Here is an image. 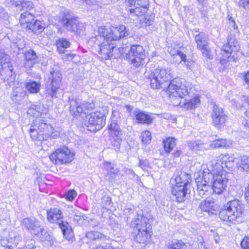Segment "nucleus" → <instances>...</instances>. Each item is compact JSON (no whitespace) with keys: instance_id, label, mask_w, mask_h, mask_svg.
Returning <instances> with one entry per match:
<instances>
[{"instance_id":"nucleus-1","label":"nucleus","mask_w":249,"mask_h":249,"mask_svg":"<svg viewBox=\"0 0 249 249\" xmlns=\"http://www.w3.org/2000/svg\"><path fill=\"white\" fill-rule=\"evenodd\" d=\"M125 30L124 25L111 27L101 26L98 29V34L91 37L89 42L94 43L103 59L116 58L121 54L120 48H116L113 41L126 36L128 34Z\"/></svg>"},{"instance_id":"nucleus-2","label":"nucleus","mask_w":249,"mask_h":249,"mask_svg":"<svg viewBox=\"0 0 249 249\" xmlns=\"http://www.w3.org/2000/svg\"><path fill=\"white\" fill-rule=\"evenodd\" d=\"M191 88L183 83L179 78L173 79L167 88V92L171 102L175 106L180 104V101L189 93Z\"/></svg>"},{"instance_id":"nucleus-3","label":"nucleus","mask_w":249,"mask_h":249,"mask_svg":"<svg viewBox=\"0 0 249 249\" xmlns=\"http://www.w3.org/2000/svg\"><path fill=\"white\" fill-rule=\"evenodd\" d=\"M172 77L171 70L169 68H158L150 74L148 78L150 85L154 89H166Z\"/></svg>"},{"instance_id":"nucleus-4","label":"nucleus","mask_w":249,"mask_h":249,"mask_svg":"<svg viewBox=\"0 0 249 249\" xmlns=\"http://www.w3.org/2000/svg\"><path fill=\"white\" fill-rule=\"evenodd\" d=\"M203 179L205 182L211 183L216 194H221L225 190L228 180L226 173L213 174L209 169L203 171Z\"/></svg>"},{"instance_id":"nucleus-5","label":"nucleus","mask_w":249,"mask_h":249,"mask_svg":"<svg viewBox=\"0 0 249 249\" xmlns=\"http://www.w3.org/2000/svg\"><path fill=\"white\" fill-rule=\"evenodd\" d=\"M21 225L33 234L38 237L41 241L47 240L49 235L45 230L40 221L35 217H28L22 219Z\"/></svg>"},{"instance_id":"nucleus-6","label":"nucleus","mask_w":249,"mask_h":249,"mask_svg":"<svg viewBox=\"0 0 249 249\" xmlns=\"http://www.w3.org/2000/svg\"><path fill=\"white\" fill-rule=\"evenodd\" d=\"M108 112L107 107H104L101 110L96 111L87 116L85 125L88 129L90 131L100 129L105 124L106 115Z\"/></svg>"},{"instance_id":"nucleus-7","label":"nucleus","mask_w":249,"mask_h":249,"mask_svg":"<svg viewBox=\"0 0 249 249\" xmlns=\"http://www.w3.org/2000/svg\"><path fill=\"white\" fill-rule=\"evenodd\" d=\"M0 65L1 67L0 73L2 79L11 86L15 81V75L13 73V68L10 56L2 50H0Z\"/></svg>"},{"instance_id":"nucleus-8","label":"nucleus","mask_w":249,"mask_h":249,"mask_svg":"<svg viewBox=\"0 0 249 249\" xmlns=\"http://www.w3.org/2000/svg\"><path fill=\"white\" fill-rule=\"evenodd\" d=\"M46 83V90L52 97H56L57 90L61 84L62 76L58 71L52 70L48 74Z\"/></svg>"},{"instance_id":"nucleus-9","label":"nucleus","mask_w":249,"mask_h":249,"mask_svg":"<svg viewBox=\"0 0 249 249\" xmlns=\"http://www.w3.org/2000/svg\"><path fill=\"white\" fill-rule=\"evenodd\" d=\"M69 102L70 111L74 117H78L82 113L86 114L94 107L93 104L85 101L82 102L78 99H69Z\"/></svg>"},{"instance_id":"nucleus-10","label":"nucleus","mask_w":249,"mask_h":249,"mask_svg":"<svg viewBox=\"0 0 249 249\" xmlns=\"http://www.w3.org/2000/svg\"><path fill=\"white\" fill-rule=\"evenodd\" d=\"M74 154L67 147L56 149L49 157L50 159L56 164H65L71 162L74 159Z\"/></svg>"},{"instance_id":"nucleus-11","label":"nucleus","mask_w":249,"mask_h":249,"mask_svg":"<svg viewBox=\"0 0 249 249\" xmlns=\"http://www.w3.org/2000/svg\"><path fill=\"white\" fill-rule=\"evenodd\" d=\"M145 51L141 45H133L127 54V58L136 67L141 66L144 61Z\"/></svg>"},{"instance_id":"nucleus-12","label":"nucleus","mask_w":249,"mask_h":249,"mask_svg":"<svg viewBox=\"0 0 249 249\" xmlns=\"http://www.w3.org/2000/svg\"><path fill=\"white\" fill-rule=\"evenodd\" d=\"M125 5L129 7L128 10L130 14L141 16L146 11L149 4L148 0H126Z\"/></svg>"},{"instance_id":"nucleus-13","label":"nucleus","mask_w":249,"mask_h":249,"mask_svg":"<svg viewBox=\"0 0 249 249\" xmlns=\"http://www.w3.org/2000/svg\"><path fill=\"white\" fill-rule=\"evenodd\" d=\"M124 213L126 214L130 213V214H132L134 215L135 217L132 220L130 226L131 227L135 228L137 230H139L140 229H142L143 226H145V228L150 226L148 223L149 219L147 217L143 216L142 214L138 213L137 212H135L132 208L128 207V206H127V208L125 209Z\"/></svg>"},{"instance_id":"nucleus-14","label":"nucleus","mask_w":249,"mask_h":249,"mask_svg":"<svg viewBox=\"0 0 249 249\" xmlns=\"http://www.w3.org/2000/svg\"><path fill=\"white\" fill-rule=\"evenodd\" d=\"M239 49V47L236 41L235 38L232 35L229 36L228 37V44L223 46L221 49V53L222 57L221 59V62L224 64L233 51H237Z\"/></svg>"},{"instance_id":"nucleus-15","label":"nucleus","mask_w":249,"mask_h":249,"mask_svg":"<svg viewBox=\"0 0 249 249\" xmlns=\"http://www.w3.org/2000/svg\"><path fill=\"white\" fill-rule=\"evenodd\" d=\"M211 117L213 123L216 128L219 129L224 125L227 117L224 114L222 108L215 104L213 105Z\"/></svg>"},{"instance_id":"nucleus-16","label":"nucleus","mask_w":249,"mask_h":249,"mask_svg":"<svg viewBox=\"0 0 249 249\" xmlns=\"http://www.w3.org/2000/svg\"><path fill=\"white\" fill-rule=\"evenodd\" d=\"M199 176L202 175V177L200 176L196 179L197 186L196 192L201 197H205L211 194L213 188L211 183H207L204 181V179H203V171L199 172Z\"/></svg>"},{"instance_id":"nucleus-17","label":"nucleus","mask_w":249,"mask_h":249,"mask_svg":"<svg viewBox=\"0 0 249 249\" xmlns=\"http://www.w3.org/2000/svg\"><path fill=\"white\" fill-rule=\"evenodd\" d=\"M227 205L229 209L231 220L234 221L242 216L244 208L243 205L240 201L235 199L228 202Z\"/></svg>"},{"instance_id":"nucleus-18","label":"nucleus","mask_w":249,"mask_h":249,"mask_svg":"<svg viewBox=\"0 0 249 249\" xmlns=\"http://www.w3.org/2000/svg\"><path fill=\"white\" fill-rule=\"evenodd\" d=\"M36 122H37L36 125H38V129L44 133L45 139L47 138L55 139L58 137L59 133L56 131L54 132L53 126L49 124H47L44 121L39 119L36 120Z\"/></svg>"},{"instance_id":"nucleus-19","label":"nucleus","mask_w":249,"mask_h":249,"mask_svg":"<svg viewBox=\"0 0 249 249\" xmlns=\"http://www.w3.org/2000/svg\"><path fill=\"white\" fill-rule=\"evenodd\" d=\"M150 227L145 228V226L142 227V229H140L138 231V233H132V236L134 240L139 243H145L151 237V231Z\"/></svg>"},{"instance_id":"nucleus-20","label":"nucleus","mask_w":249,"mask_h":249,"mask_svg":"<svg viewBox=\"0 0 249 249\" xmlns=\"http://www.w3.org/2000/svg\"><path fill=\"white\" fill-rule=\"evenodd\" d=\"M190 187L180 186L175 185L172 189V194L176 197L178 202H181L185 201L186 196L189 193Z\"/></svg>"},{"instance_id":"nucleus-21","label":"nucleus","mask_w":249,"mask_h":249,"mask_svg":"<svg viewBox=\"0 0 249 249\" xmlns=\"http://www.w3.org/2000/svg\"><path fill=\"white\" fill-rule=\"evenodd\" d=\"M219 159L220 160L219 158ZM221 159L223 160L224 169H227L229 171H233L235 168H238L240 161L238 158H235L227 154L222 156Z\"/></svg>"},{"instance_id":"nucleus-22","label":"nucleus","mask_w":249,"mask_h":249,"mask_svg":"<svg viewBox=\"0 0 249 249\" xmlns=\"http://www.w3.org/2000/svg\"><path fill=\"white\" fill-rule=\"evenodd\" d=\"M200 209L212 214H216L219 210V206L213 200H203L199 205Z\"/></svg>"},{"instance_id":"nucleus-23","label":"nucleus","mask_w":249,"mask_h":249,"mask_svg":"<svg viewBox=\"0 0 249 249\" xmlns=\"http://www.w3.org/2000/svg\"><path fill=\"white\" fill-rule=\"evenodd\" d=\"M222 156H224L223 154H220L218 156L215 158L212 161V170L211 173L213 174H221L222 173H226V171L224 170V162L223 160L221 159Z\"/></svg>"},{"instance_id":"nucleus-24","label":"nucleus","mask_w":249,"mask_h":249,"mask_svg":"<svg viewBox=\"0 0 249 249\" xmlns=\"http://www.w3.org/2000/svg\"><path fill=\"white\" fill-rule=\"evenodd\" d=\"M200 103V99L197 96L193 98L187 100L185 98L180 101V104H178L181 107L186 110H192L196 108Z\"/></svg>"},{"instance_id":"nucleus-25","label":"nucleus","mask_w":249,"mask_h":249,"mask_svg":"<svg viewBox=\"0 0 249 249\" xmlns=\"http://www.w3.org/2000/svg\"><path fill=\"white\" fill-rule=\"evenodd\" d=\"M191 176L190 175L182 172L175 178L176 185L191 187Z\"/></svg>"},{"instance_id":"nucleus-26","label":"nucleus","mask_w":249,"mask_h":249,"mask_svg":"<svg viewBox=\"0 0 249 249\" xmlns=\"http://www.w3.org/2000/svg\"><path fill=\"white\" fill-rule=\"evenodd\" d=\"M193 33L195 36V41L197 44V47L200 49L208 45L207 37L206 35L202 33L199 32L197 29H195Z\"/></svg>"},{"instance_id":"nucleus-27","label":"nucleus","mask_w":249,"mask_h":249,"mask_svg":"<svg viewBox=\"0 0 249 249\" xmlns=\"http://www.w3.org/2000/svg\"><path fill=\"white\" fill-rule=\"evenodd\" d=\"M25 56L24 66L27 69H31L37 61L36 53L33 50H29L25 53Z\"/></svg>"},{"instance_id":"nucleus-28","label":"nucleus","mask_w":249,"mask_h":249,"mask_svg":"<svg viewBox=\"0 0 249 249\" xmlns=\"http://www.w3.org/2000/svg\"><path fill=\"white\" fill-rule=\"evenodd\" d=\"M62 218V213L57 208L52 209L47 213V219L51 223H58Z\"/></svg>"},{"instance_id":"nucleus-29","label":"nucleus","mask_w":249,"mask_h":249,"mask_svg":"<svg viewBox=\"0 0 249 249\" xmlns=\"http://www.w3.org/2000/svg\"><path fill=\"white\" fill-rule=\"evenodd\" d=\"M89 240L90 242L106 241L108 239L106 235L98 231H92L88 232L85 236V240Z\"/></svg>"},{"instance_id":"nucleus-30","label":"nucleus","mask_w":249,"mask_h":249,"mask_svg":"<svg viewBox=\"0 0 249 249\" xmlns=\"http://www.w3.org/2000/svg\"><path fill=\"white\" fill-rule=\"evenodd\" d=\"M57 224L61 228L65 238L70 240L73 237V232L70 224L67 222L62 220Z\"/></svg>"},{"instance_id":"nucleus-31","label":"nucleus","mask_w":249,"mask_h":249,"mask_svg":"<svg viewBox=\"0 0 249 249\" xmlns=\"http://www.w3.org/2000/svg\"><path fill=\"white\" fill-rule=\"evenodd\" d=\"M79 19L76 18H68L66 17L62 18V21L64 25L69 31L73 32L76 31V26L79 22Z\"/></svg>"},{"instance_id":"nucleus-32","label":"nucleus","mask_w":249,"mask_h":249,"mask_svg":"<svg viewBox=\"0 0 249 249\" xmlns=\"http://www.w3.org/2000/svg\"><path fill=\"white\" fill-rule=\"evenodd\" d=\"M34 18L35 16L34 15L26 12L21 14L19 22L23 27L28 28V26L34 21Z\"/></svg>"},{"instance_id":"nucleus-33","label":"nucleus","mask_w":249,"mask_h":249,"mask_svg":"<svg viewBox=\"0 0 249 249\" xmlns=\"http://www.w3.org/2000/svg\"><path fill=\"white\" fill-rule=\"evenodd\" d=\"M29 30L36 34H39L43 31L45 26L44 23L38 20L33 21L31 24L28 26Z\"/></svg>"},{"instance_id":"nucleus-34","label":"nucleus","mask_w":249,"mask_h":249,"mask_svg":"<svg viewBox=\"0 0 249 249\" xmlns=\"http://www.w3.org/2000/svg\"><path fill=\"white\" fill-rule=\"evenodd\" d=\"M135 115L139 123L150 124L152 122V118L143 112L135 111Z\"/></svg>"},{"instance_id":"nucleus-35","label":"nucleus","mask_w":249,"mask_h":249,"mask_svg":"<svg viewBox=\"0 0 249 249\" xmlns=\"http://www.w3.org/2000/svg\"><path fill=\"white\" fill-rule=\"evenodd\" d=\"M15 7L20 11L27 10L33 9L34 4L31 1L21 0L16 2Z\"/></svg>"},{"instance_id":"nucleus-36","label":"nucleus","mask_w":249,"mask_h":249,"mask_svg":"<svg viewBox=\"0 0 249 249\" xmlns=\"http://www.w3.org/2000/svg\"><path fill=\"white\" fill-rule=\"evenodd\" d=\"M231 145V142L230 141L226 139H220L215 140L212 142L210 146L212 148H218L221 147H229Z\"/></svg>"},{"instance_id":"nucleus-37","label":"nucleus","mask_w":249,"mask_h":249,"mask_svg":"<svg viewBox=\"0 0 249 249\" xmlns=\"http://www.w3.org/2000/svg\"><path fill=\"white\" fill-rule=\"evenodd\" d=\"M183 51L184 50L180 51L179 53L172 56V61L176 64H179L183 61L187 66H189L190 62L187 61L186 56Z\"/></svg>"},{"instance_id":"nucleus-38","label":"nucleus","mask_w":249,"mask_h":249,"mask_svg":"<svg viewBox=\"0 0 249 249\" xmlns=\"http://www.w3.org/2000/svg\"><path fill=\"white\" fill-rule=\"evenodd\" d=\"M57 51L60 53H65V49L70 46V42L65 38H61L56 41Z\"/></svg>"},{"instance_id":"nucleus-39","label":"nucleus","mask_w":249,"mask_h":249,"mask_svg":"<svg viewBox=\"0 0 249 249\" xmlns=\"http://www.w3.org/2000/svg\"><path fill=\"white\" fill-rule=\"evenodd\" d=\"M238 160H240L238 169L243 171H249V157L243 156L238 158Z\"/></svg>"},{"instance_id":"nucleus-40","label":"nucleus","mask_w":249,"mask_h":249,"mask_svg":"<svg viewBox=\"0 0 249 249\" xmlns=\"http://www.w3.org/2000/svg\"><path fill=\"white\" fill-rule=\"evenodd\" d=\"M163 142L164 150L167 153H169L176 145V140L172 137L167 138Z\"/></svg>"},{"instance_id":"nucleus-41","label":"nucleus","mask_w":249,"mask_h":249,"mask_svg":"<svg viewBox=\"0 0 249 249\" xmlns=\"http://www.w3.org/2000/svg\"><path fill=\"white\" fill-rule=\"evenodd\" d=\"M26 88L30 93H36L39 91L40 84L36 82L30 81L26 83Z\"/></svg>"},{"instance_id":"nucleus-42","label":"nucleus","mask_w":249,"mask_h":249,"mask_svg":"<svg viewBox=\"0 0 249 249\" xmlns=\"http://www.w3.org/2000/svg\"><path fill=\"white\" fill-rule=\"evenodd\" d=\"M111 119V122L108 126L109 134L121 133V130L116 121L113 120V118H112Z\"/></svg>"},{"instance_id":"nucleus-43","label":"nucleus","mask_w":249,"mask_h":249,"mask_svg":"<svg viewBox=\"0 0 249 249\" xmlns=\"http://www.w3.org/2000/svg\"><path fill=\"white\" fill-rule=\"evenodd\" d=\"M219 218L223 221H234L231 219V214L229 213V209L227 205L224 209H222L220 211L219 213Z\"/></svg>"},{"instance_id":"nucleus-44","label":"nucleus","mask_w":249,"mask_h":249,"mask_svg":"<svg viewBox=\"0 0 249 249\" xmlns=\"http://www.w3.org/2000/svg\"><path fill=\"white\" fill-rule=\"evenodd\" d=\"M121 133L109 134L110 137V140L113 145L118 148L122 142V138L121 137Z\"/></svg>"},{"instance_id":"nucleus-45","label":"nucleus","mask_w":249,"mask_h":249,"mask_svg":"<svg viewBox=\"0 0 249 249\" xmlns=\"http://www.w3.org/2000/svg\"><path fill=\"white\" fill-rule=\"evenodd\" d=\"M190 245L184 244L181 241L175 240L171 244L169 249H188L187 247H189Z\"/></svg>"},{"instance_id":"nucleus-46","label":"nucleus","mask_w":249,"mask_h":249,"mask_svg":"<svg viewBox=\"0 0 249 249\" xmlns=\"http://www.w3.org/2000/svg\"><path fill=\"white\" fill-rule=\"evenodd\" d=\"M142 141L144 144H148L151 140V133L149 131H145L142 132L141 134Z\"/></svg>"},{"instance_id":"nucleus-47","label":"nucleus","mask_w":249,"mask_h":249,"mask_svg":"<svg viewBox=\"0 0 249 249\" xmlns=\"http://www.w3.org/2000/svg\"><path fill=\"white\" fill-rule=\"evenodd\" d=\"M30 136L33 140L43 141L44 138L40 135L35 128H31L30 129Z\"/></svg>"},{"instance_id":"nucleus-48","label":"nucleus","mask_w":249,"mask_h":249,"mask_svg":"<svg viewBox=\"0 0 249 249\" xmlns=\"http://www.w3.org/2000/svg\"><path fill=\"white\" fill-rule=\"evenodd\" d=\"M199 49L201 50L204 57L210 59L213 58V55L208 47V45L205 46V47H202Z\"/></svg>"},{"instance_id":"nucleus-49","label":"nucleus","mask_w":249,"mask_h":249,"mask_svg":"<svg viewBox=\"0 0 249 249\" xmlns=\"http://www.w3.org/2000/svg\"><path fill=\"white\" fill-rule=\"evenodd\" d=\"M184 50V48H181L180 47L178 46L176 48L174 44L171 45L168 49V52L172 56L178 53H179L180 51Z\"/></svg>"},{"instance_id":"nucleus-50","label":"nucleus","mask_w":249,"mask_h":249,"mask_svg":"<svg viewBox=\"0 0 249 249\" xmlns=\"http://www.w3.org/2000/svg\"><path fill=\"white\" fill-rule=\"evenodd\" d=\"M204 242L203 238L200 236L197 241H195L192 244L193 248L195 249H202L205 248Z\"/></svg>"},{"instance_id":"nucleus-51","label":"nucleus","mask_w":249,"mask_h":249,"mask_svg":"<svg viewBox=\"0 0 249 249\" xmlns=\"http://www.w3.org/2000/svg\"><path fill=\"white\" fill-rule=\"evenodd\" d=\"M104 165L106 170L112 174H116L119 172V170L118 169H114L113 165L110 163L105 162Z\"/></svg>"},{"instance_id":"nucleus-52","label":"nucleus","mask_w":249,"mask_h":249,"mask_svg":"<svg viewBox=\"0 0 249 249\" xmlns=\"http://www.w3.org/2000/svg\"><path fill=\"white\" fill-rule=\"evenodd\" d=\"M73 214V219L74 222L78 223V224H81V221H82L83 218L82 215H81V213L79 212H75L74 211Z\"/></svg>"},{"instance_id":"nucleus-53","label":"nucleus","mask_w":249,"mask_h":249,"mask_svg":"<svg viewBox=\"0 0 249 249\" xmlns=\"http://www.w3.org/2000/svg\"><path fill=\"white\" fill-rule=\"evenodd\" d=\"M153 19H154L153 16H146L144 17V18H143V19L142 20L141 19V20L142 21V23L144 24L145 26H148V25H151L152 23V22L153 21Z\"/></svg>"},{"instance_id":"nucleus-54","label":"nucleus","mask_w":249,"mask_h":249,"mask_svg":"<svg viewBox=\"0 0 249 249\" xmlns=\"http://www.w3.org/2000/svg\"><path fill=\"white\" fill-rule=\"evenodd\" d=\"M76 195L77 193L76 191L73 190H71L68 192L66 195V198L70 201H72L75 198Z\"/></svg>"},{"instance_id":"nucleus-55","label":"nucleus","mask_w":249,"mask_h":249,"mask_svg":"<svg viewBox=\"0 0 249 249\" xmlns=\"http://www.w3.org/2000/svg\"><path fill=\"white\" fill-rule=\"evenodd\" d=\"M238 5L246 10H249V0H240L238 2Z\"/></svg>"},{"instance_id":"nucleus-56","label":"nucleus","mask_w":249,"mask_h":249,"mask_svg":"<svg viewBox=\"0 0 249 249\" xmlns=\"http://www.w3.org/2000/svg\"><path fill=\"white\" fill-rule=\"evenodd\" d=\"M228 19H229V26L233 28L234 30H236L238 31V26L235 23L234 19L232 18L231 16L228 15Z\"/></svg>"},{"instance_id":"nucleus-57","label":"nucleus","mask_w":249,"mask_h":249,"mask_svg":"<svg viewBox=\"0 0 249 249\" xmlns=\"http://www.w3.org/2000/svg\"><path fill=\"white\" fill-rule=\"evenodd\" d=\"M241 246L243 249H249V237H245L241 242Z\"/></svg>"},{"instance_id":"nucleus-58","label":"nucleus","mask_w":249,"mask_h":249,"mask_svg":"<svg viewBox=\"0 0 249 249\" xmlns=\"http://www.w3.org/2000/svg\"><path fill=\"white\" fill-rule=\"evenodd\" d=\"M77 25L76 26V28L77 29L76 31H74V33L76 34H80L85 29V24L84 23L79 21L78 23H77Z\"/></svg>"},{"instance_id":"nucleus-59","label":"nucleus","mask_w":249,"mask_h":249,"mask_svg":"<svg viewBox=\"0 0 249 249\" xmlns=\"http://www.w3.org/2000/svg\"><path fill=\"white\" fill-rule=\"evenodd\" d=\"M102 203L103 206L108 209L111 205V199L109 197H104Z\"/></svg>"},{"instance_id":"nucleus-60","label":"nucleus","mask_w":249,"mask_h":249,"mask_svg":"<svg viewBox=\"0 0 249 249\" xmlns=\"http://www.w3.org/2000/svg\"><path fill=\"white\" fill-rule=\"evenodd\" d=\"M148 163L146 160H140L139 166L143 170H147L148 167Z\"/></svg>"},{"instance_id":"nucleus-61","label":"nucleus","mask_w":249,"mask_h":249,"mask_svg":"<svg viewBox=\"0 0 249 249\" xmlns=\"http://www.w3.org/2000/svg\"><path fill=\"white\" fill-rule=\"evenodd\" d=\"M202 144H200L198 142H195L193 143V148L194 149L200 150L202 148Z\"/></svg>"},{"instance_id":"nucleus-62","label":"nucleus","mask_w":249,"mask_h":249,"mask_svg":"<svg viewBox=\"0 0 249 249\" xmlns=\"http://www.w3.org/2000/svg\"><path fill=\"white\" fill-rule=\"evenodd\" d=\"M125 174L127 175H130L132 176V177H134L135 176V174L134 172L130 169L129 168H126L124 171Z\"/></svg>"},{"instance_id":"nucleus-63","label":"nucleus","mask_w":249,"mask_h":249,"mask_svg":"<svg viewBox=\"0 0 249 249\" xmlns=\"http://www.w3.org/2000/svg\"><path fill=\"white\" fill-rule=\"evenodd\" d=\"M33 243H32L30 245H28L25 246V249H35V246L34 245V241H32Z\"/></svg>"},{"instance_id":"nucleus-64","label":"nucleus","mask_w":249,"mask_h":249,"mask_svg":"<svg viewBox=\"0 0 249 249\" xmlns=\"http://www.w3.org/2000/svg\"><path fill=\"white\" fill-rule=\"evenodd\" d=\"M244 79L245 82L249 85V71L245 74Z\"/></svg>"}]
</instances>
